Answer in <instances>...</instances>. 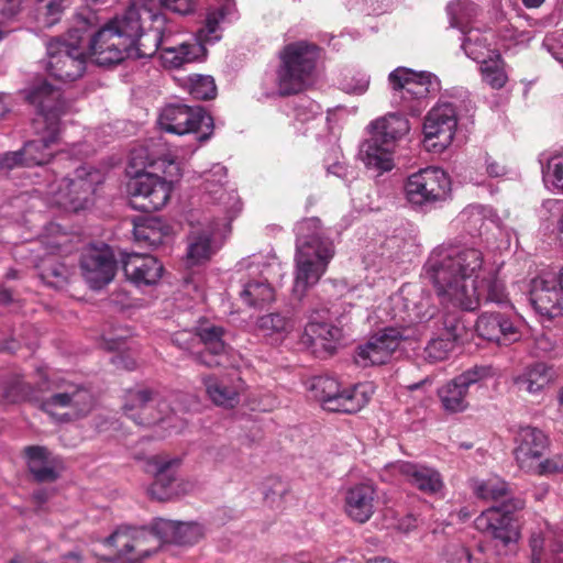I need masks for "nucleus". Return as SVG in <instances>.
<instances>
[{
    "instance_id": "f257e3e1",
    "label": "nucleus",
    "mask_w": 563,
    "mask_h": 563,
    "mask_svg": "<svg viewBox=\"0 0 563 563\" xmlns=\"http://www.w3.org/2000/svg\"><path fill=\"white\" fill-rule=\"evenodd\" d=\"M424 272L442 305L475 310L482 302H508L504 283L486 269L477 249L437 247Z\"/></svg>"
},
{
    "instance_id": "f03ea898",
    "label": "nucleus",
    "mask_w": 563,
    "mask_h": 563,
    "mask_svg": "<svg viewBox=\"0 0 563 563\" xmlns=\"http://www.w3.org/2000/svg\"><path fill=\"white\" fill-rule=\"evenodd\" d=\"M128 174L130 206L142 212L162 209L170 198L173 183L180 176V167L169 156L155 158L146 147L131 152Z\"/></svg>"
},
{
    "instance_id": "7ed1b4c3",
    "label": "nucleus",
    "mask_w": 563,
    "mask_h": 563,
    "mask_svg": "<svg viewBox=\"0 0 563 563\" xmlns=\"http://www.w3.org/2000/svg\"><path fill=\"white\" fill-rule=\"evenodd\" d=\"M297 252L292 291L301 299L325 273L334 255L333 243L323 236L317 218L305 219L296 225Z\"/></svg>"
},
{
    "instance_id": "20e7f679",
    "label": "nucleus",
    "mask_w": 563,
    "mask_h": 563,
    "mask_svg": "<svg viewBox=\"0 0 563 563\" xmlns=\"http://www.w3.org/2000/svg\"><path fill=\"white\" fill-rule=\"evenodd\" d=\"M130 48L133 58L153 56L166 40V16L145 7L132 5L107 22Z\"/></svg>"
},
{
    "instance_id": "39448f33",
    "label": "nucleus",
    "mask_w": 563,
    "mask_h": 563,
    "mask_svg": "<svg viewBox=\"0 0 563 563\" xmlns=\"http://www.w3.org/2000/svg\"><path fill=\"white\" fill-rule=\"evenodd\" d=\"M235 13V5L231 0L208 11L205 25L197 32V41L173 44L170 41L174 30L166 21V40L162 43L161 58L166 67L179 68L188 63L200 60L206 55L205 44H212L221 38V25L231 20Z\"/></svg>"
},
{
    "instance_id": "423d86ee",
    "label": "nucleus",
    "mask_w": 563,
    "mask_h": 563,
    "mask_svg": "<svg viewBox=\"0 0 563 563\" xmlns=\"http://www.w3.org/2000/svg\"><path fill=\"white\" fill-rule=\"evenodd\" d=\"M318 58L317 47L306 42L286 45L279 53L276 86L280 95L300 92L310 81Z\"/></svg>"
},
{
    "instance_id": "0eeeda50",
    "label": "nucleus",
    "mask_w": 563,
    "mask_h": 563,
    "mask_svg": "<svg viewBox=\"0 0 563 563\" xmlns=\"http://www.w3.org/2000/svg\"><path fill=\"white\" fill-rule=\"evenodd\" d=\"M309 389L323 409L344 413H355L363 409L375 391L372 383L343 387L335 378L329 376L312 378Z\"/></svg>"
},
{
    "instance_id": "6e6552de",
    "label": "nucleus",
    "mask_w": 563,
    "mask_h": 563,
    "mask_svg": "<svg viewBox=\"0 0 563 563\" xmlns=\"http://www.w3.org/2000/svg\"><path fill=\"white\" fill-rule=\"evenodd\" d=\"M388 81L393 89V103L412 115H419L427 106V98L441 88L440 80L431 73H415L405 67L393 70Z\"/></svg>"
},
{
    "instance_id": "1a4fd4ad",
    "label": "nucleus",
    "mask_w": 563,
    "mask_h": 563,
    "mask_svg": "<svg viewBox=\"0 0 563 563\" xmlns=\"http://www.w3.org/2000/svg\"><path fill=\"white\" fill-rule=\"evenodd\" d=\"M103 179L100 170L82 166L77 168L73 177L54 179L47 186L46 196L51 203L69 211L85 209L96 190V186Z\"/></svg>"
},
{
    "instance_id": "9d476101",
    "label": "nucleus",
    "mask_w": 563,
    "mask_h": 563,
    "mask_svg": "<svg viewBox=\"0 0 563 563\" xmlns=\"http://www.w3.org/2000/svg\"><path fill=\"white\" fill-rule=\"evenodd\" d=\"M52 395L41 404L43 411L59 422L86 417L93 407L92 394L85 387L65 378H56L49 385Z\"/></svg>"
},
{
    "instance_id": "9b49d317",
    "label": "nucleus",
    "mask_w": 563,
    "mask_h": 563,
    "mask_svg": "<svg viewBox=\"0 0 563 563\" xmlns=\"http://www.w3.org/2000/svg\"><path fill=\"white\" fill-rule=\"evenodd\" d=\"M26 98L31 104L37 108L38 118L36 121L46 125L47 135L42 140L35 141L43 145L37 150H33V155H45V159L41 163L48 162L52 153L48 151L49 145L57 139L59 132V118L68 111V104L62 99L59 89L53 87L46 81L34 85L26 93Z\"/></svg>"
},
{
    "instance_id": "f8f14e48",
    "label": "nucleus",
    "mask_w": 563,
    "mask_h": 563,
    "mask_svg": "<svg viewBox=\"0 0 563 563\" xmlns=\"http://www.w3.org/2000/svg\"><path fill=\"white\" fill-rule=\"evenodd\" d=\"M157 122L163 131L176 135L201 132L200 142L207 141L213 130L212 118L201 107L179 103L164 107Z\"/></svg>"
},
{
    "instance_id": "ddd939ff",
    "label": "nucleus",
    "mask_w": 563,
    "mask_h": 563,
    "mask_svg": "<svg viewBox=\"0 0 563 563\" xmlns=\"http://www.w3.org/2000/svg\"><path fill=\"white\" fill-rule=\"evenodd\" d=\"M228 170L221 164H214L202 174L201 190L206 203L217 208L216 218H221L223 224L230 223L241 211V200L233 188L227 187Z\"/></svg>"
},
{
    "instance_id": "4468645a",
    "label": "nucleus",
    "mask_w": 563,
    "mask_h": 563,
    "mask_svg": "<svg viewBox=\"0 0 563 563\" xmlns=\"http://www.w3.org/2000/svg\"><path fill=\"white\" fill-rule=\"evenodd\" d=\"M46 69L55 79L68 82L80 78L86 69V49L79 41L53 40L47 44Z\"/></svg>"
},
{
    "instance_id": "2eb2a0df",
    "label": "nucleus",
    "mask_w": 563,
    "mask_h": 563,
    "mask_svg": "<svg viewBox=\"0 0 563 563\" xmlns=\"http://www.w3.org/2000/svg\"><path fill=\"white\" fill-rule=\"evenodd\" d=\"M450 178L438 167H428L410 175L405 184L409 202L423 206L446 199L450 192Z\"/></svg>"
},
{
    "instance_id": "dca6fc26",
    "label": "nucleus",
    "mask_w": 563,
    "mask_h": 563,
    "mask_svg": "<svg viewBox=\"0 0 563 563\" xmlns=\"http://www.w3.org/2000/svg\"><path fill=\"white\" fill-rule=\"evenodd\" d=\"M456 111L453 104L442 102L434 106L423 121V144L428 151L441 153L446 150L455 135Z\"/></svg>"
},
{
    "instance_id": "f3484780",
    "label": "nucleus",
    "mask_w": 563,
    "mask_h": 563,
    "mask_svg": "<svg viewBox=\"0 0 563 563\" xmlns=\"http://www.w3.org/2000/svg\"><path fill=\"white\" fill-rule=\"evenodd\" d=\"M115 549L118 560L134 561L152 555L158 548L154 530L120 527L103 541Z\"/></svg>"
},
{
    "instance_id": "a211bd4d",
    "label": "nucleus",
    "mask_w": 563,
    "mask_h": 563,
    "mask_svg": "<svg viewBox=\"0 0 563 563\" xmlns=\"http://www.w3.org/2000/svg\"><path fill=\"white\" fill-rule=\"evenodd\" d=\"M229 224L224 225L221 218L207 214L192 221L187 239V262L198 265L209 261L218 249L214 242L217 233L225 230Z\"/></svg>"
},
{
    "instance_id": "6ab92c4d",
    "label": "nucleus",
    "mask_w": 563,
    "mask_h": 563,
    "mask_svg": "<svg viewBox=\"0 0 563 563\" xmlns=\"http://www.w3.org/2000/svg\"><path fill=\"white\" fill-rule=\"evenodd\" d=\"M523 506L525 501L517 498L504 505L503 509L490 507L475 519V526L478 530L489 533L505 545L517 543L520 539V530L510 512L511 510L522 509Z\"/></svg>"
},
{
    "instance_id": "aec40b11",
    "label": "nucleus",
    "mask_w": 563,
    "mask_h": 563,
    "mask_svg": "<svg viewBox=\"0 0 563 563\" xmlns=\"http://www.w3.org/2000/svg\"><path fill=\"white\" fill-rule=\"evenodd\" d=\"M123 410L130 419L141 426H152L174 419L169 416V405L148 389L129 390Z\"/></svg>"
},
{
    "instance_id": "412c9836",
    "label": "nucleus",
    "mask_w": 563,
    "mask_h": 563,
    "mask_svg": "<svg viewBox=\"0 0 563 563\" xmlns=\"http://www.w3.org/2000/svg\"><path fill=\"white\" fill-rule=\"evenodd\" d=\"M404 339L399 329L385 328L369 336L364 344L356 349L354 361L362 367L386 364Z\"/></svg>"
},
{
    "instance_id": "4be33fe9",
    "label": "nucleus",
    "mask_w": 563,
    "mask_h": 563,
    "mask_svg": "<svg viewBox=\"0 0 563 563\" xmlns=\"http://www.w3.org/2000/svg\"><path fill=\"white\" fill-rule=\"evenodd\" d=\"M490 374L489 367L475 366L441 387L438 395L444 410L449 412L464 411L468 407L466 396L470 387L490 376Z\"/></svg>"
},
{
    "instance_id": "5701e85b",
    "label": "nucleus",
    "mask_w": 563,
    "mask_h": 563,
    "mask_svg": "<svg viewBox=\"0 0 563 563\" xmlns=\"http://www.w3.org/2000/svg\"><path fill=\"white\" fill-rule=\"evenodd\" d=\"M207 398L217 407L234 409L241 402L245 384L240 377L228 374H208L201 377Z\"/></svg>"
},
{
    "instance_id": "b1692460",
    "label": "nucleus",
    "mask_w": 563,
    "mask_h": 563,
    "mask_svg": "<svg viewBox=\"0 0 563 563\" xmlns=\"http://www.w3.org/2000/svg\"><path fill=\"white\" fill-rule=\"evenodd\" d=\"M388 470L399 475L402 481L427 495H437L443 487L441 474L433 467L408 461H397L388 465Z\"/></svg>"
},
{
    "instance_id": "393cba45",
    "label": "nucleus",
    "mask_w": 563,
    "mask_h": 563,
    "mask_svg": "<svg viewBox=\"0 0 563 563\" xmlns=\"http://www.w3.org/2000/svg\"><path fill=\"white\" fill-rule=\"evenodd\" d=\"M179 464L178 457L166 455H153L146 460L145 471L154 477V482L148 488L152 498L167 500L176 494L174 483Z\"/></svg>"
},
{
    "instance_id": "a878e982",
    "label": "nucleus",
    "mask_w": 563,
    "mask_h": 563,
    "mask_svg": "<svg viewBox=\"0 0 563 563\" xmlns=\"http://www.w3.org/2000/svg\"><path fill=\"white\" fill-rule=\"evenodd\" d=\"M81 271L93 289L109 284L115 274V261L111 250L108 246L87 249L81 257Z\"/></svg>"
},
{
    "instance_id": "bb28decb",
    "label": "nucleus",
    "mask_w": 563,
    "mask_h": 563,
    "mask_svg": "<svg viewBox=\"0 0 563 563\" xmlns=\"http://www.w3.org/2000/svg\"><path fill=\"white\" fill-rule=\"evenodd\" d=\"M89 49L95 62L101 66L118 64L130 56V48L120 35L106 23L90 40Z\"/></svg>"
},
{
    "instance_id": "cd10ccee",
    "label": "nucleus",
    "mask_w": 563,
    "mask_h": 563,
    "mask_svg": "<svg viewBox=\"0 0 563 563\" xmlns=\"http://www.w3.org/2000/svg\"><path fill=\"white\" fill-rule=\"evenodd\" d=\"M563 291L554 278H533L530 288V302L534 310L547 319H554L563 312Z\"/></svg>"
},
{
    "instance_id": "c85d7f7f",
    "label": "nucleus",
    "mask_w": 563,
    "mask_h": 563,
    "mask_svg": "<svg viewBox=\"0 0 563 563\" xmlns=\"http://www.w3.org/2000/svg\"><path fill=\"white\" fill-rule=\"evenodd\" d=\"M515 457L523 471L531 468L548 449V437L538 428L520 427L516 435Z\"/></svg>"
},
{
    "instance_id": "c756f323",
    "label": "nucleus",
    "mask_w": 563,
    "mask_h": 563,
    "mask_svg": "<svg viewBox=\"0 0 563 563\" xmlns=\"http://www.w3.org/2000/svg\"><path fill=\"white\" fill-rule=\"evenodd\" d=\"M344 501L347 516L360 523L372 518L378 504L376 489L371 483H360L347 488Z\"/></svg>"
},
{
    "instance_id": "7c9ffc66",
    "label": "nucleus",
    "mask_w": 563,
    "mask_h": 563,
    "mask_svg": "<svg viewBox=\"0 0 563 563\" xmlns=\"http://www.w3.org/2000/svg\"><path fill=\"white\" fill-rule=\"evenodd\" d=\"M477 334L498 344H510L520 339L518 327L501 313H482L476 321Z\"/></svg>"
},
{
    "instance_id": "2f4dec72",
    "label": "nucleus",
    "mask_w": 563,
    "mask_h": 563,
    "mask_svg": "<svg viewBox=\"0 0 563 563\" xmlns=\"http://www.w3.org/2000/svg\"><path fill=\"white\" fill-rule=\"evenodd\" d=\"M196 335L206 346V352L197 355V361L208 367L227 366L228 346L223 341L224 329L214 324H201Z\"/></svg>"
},
{
    "instance_id": "473e14b6",
    "label": "nucleus",
    "mask_w": 563,
    "mask_h": 563,
    "mask_svg": "<svg viewBox=\"0 0 563 563\" xmlns=\"http://www.w3.org/2000/svg\"><path fill=\"white\" fill-rule=\"evenodd\" d=\"M154 536L158 542L189 545L203 537V528L196 522H179L168 519H157L153 525Z\"/></svg>"
},
{
    "instance_id": "72a5a7b5",
    "label": "nucleus",
    "mask_w": 563,
    "mask_h": 563,
    "mask_svg": "<svg viewBox=\"0 0 563 563\" xmlns=\"http://www.w3.org/2000/svg\"><path fill=\"white\" fill-rule=\"evenodd\" d=\"M125 276L137 286H150L158 282L163 265L156 257L144 254H129L123 261Z\"/></svg>"
},
{
    "instance_id": "f704fd0d",
    "label": "nucleus",
    "mask_w": 563,
    "mask_h": 563,
    "mask_svg": "<svg viewBox=\"0 0 563 563\" xmlns=\"http://www.w3.org/2000/svg\"><path fill=\"white\" fill-rule=\"evenodd\" d=\"M358 156L365 167L377 175L390 172L395 166L394 147L383 144L374 136L362 143Z\"/></svg>"
},
{
    "instance_id": "c9c22d12",
    "label": "nucleus",
    "mask_w": 563,
    "mask_h": 563,
    "mask_svg": "<svg viewBox=\"0 0 563 563\" xmlns=\"http://www.w3.org/2000/svg\"><path fill=\"white\" fill-rule=\"evenodd\" d=\"M27 466L38 482H53L62 470L60 460L42 446H30L25 450Z\"/></svg>"
},
{
    "instance_id": "e433bc0d",
    "label": "nucleus",
    "mask_w": 563,
    "mask_h": 563,
    "mask_svg": "<svg viewBox=\"0 0 563 563\" xmlns=\"http://www.w3.org/2000/svg\"><path fill=\"white\" fill-rule=\"evenodd\" d=\"M371 135L382 141L383 144L395 146V143L410 131L409 121L398 114L388 113L371 122L368 125Z\"/></svg>"
},
{
    "instance_id": "4c0bfd02",
    "label": "nucleus",
    "mask_w": 563,
    "mask_h": 563,
    "mask_svg": "<svg viewBox=\"0 0 563 563\" xmlns=\"http://www.w3.org/2000/svg\"><path fill=\"white\" fill-rule=\"evenodd\" d=\"M560 538L547 521L537 522L529 538L531 563H542L547 549L552 553L563 552V544Z\"/></svg>"
},
{
    "instance_id": "58836bf2",
    "label": "nucleus",
    "mask_w": 563,
    "mask_h": 563,
    "mask_svg": "<svg viewBox=\"0 0 563 563\" xmlns=\"http://www.w3.org/2000/svg\"><path fill=\"white\" fill-rule=\"evenodd\" d=\"M274 268L275 266L273 264L266 265L264 269L261 271L258 278H252L244 283L240 297L246 305L261 306L274 301L275 289L269 283Z\"/></svg>"
},
{
    "instance_id": "ea45409f",
    "label": "nucleus",
    "mask_w": 563,
    "mask_h": 563,
    "mask_svg": "<svg viewBox=\"0 0 563 563\" xmlns=\"http://www.w3.org/2000/svg\"><path fill=\"white\" fill-rule=\"evenodd\" d=\"M553 378L551 367L543 363H537L527 367L521 374L515 377L514 383L519 391L530 395H539L551 383Z\"/></svg>"
},
{
    "instance_id": "a19ab883",
    "label": "nucleus",
    "mask_w": 563,
    "mask_h": 563,
    "mask_svg": "<svg viewBox=\"0 0 563 563\" xmlns=\"http://www.w3.org/2000/svg\"><path fill=\"white\" fill-rule=\"evenodd\" d=\"M492 38V33L470 30L463 38L462 48L470 58L483 64L485 60L496 58V55H499L495 48L490 47Z\"/></svg>"
},
{
    "instance_id": "79ce46f5",
    "label": "nucleus",
    "mask_w": 563,
    "mask_h": 563,
    "mask_svg": "<svg viewBox=\"0 0 563 563\" xmlns=\"http://www.w3.org/2000/svg\"><path fill=\"white\" fill-rule=\"evenodd\" d=\"M37 267L43 282L54 288L64 287L73 275V267L53 254L42 258Z\"/></svg>"
},
{
    "instance_id": "37998d69",
    "label": "nucleus",
    "mask_w": 563,
    "mask_h": 563,
    "mask_svg": "<svg viewBox=\"0 0 563 563\" xmlns=\"http://www.w3.org/2000/svg\"><path fill=\"white\" fill-rule=\"evenodd\" d=\"M459 329V323L454 322L450 327H446L442 334L430 340L424 349L426 358L429 362H440L448 358L460 338Z\"/></svg>"
},
{
    "instance_id": "c03bdc74",
    "label": "nucleus",
    "mask_w": 563,
    "mask_h": 563,
    "mask_svg": "<svg viewBox=\"0 0 563 563\" xmlns=\"http://www.w3.org/2000/svg\"><path fill=\"white\" fill-rule=\"evenodd\" d=\"M42 145V143L27 142L20 151L0 155V172L8 173L21 166L41 165L45 159V155H33V150H37Z\"/></svg>"
},
{
    "instance_id": "a18cd8bd",
    "label": "nucleus",
    "mask_w": 563,
    "mask_h": 563,
    "mask_svg": "<svg viewBox=\"0 0 563 563\" xmlns=\"http://www.w3.org/2000/svg\"><path fill=\"white\" fill-rule=\"evenodd\" d=\"M256 327L264 335L283 340L294 331L296 323L292 318L274 312L260 317Z\"/></svg>"
},
{
    "instance_id": "49530a36",
    "label": "nucleus",
    "mask_w": 563,
    "mask_h": 563,
    "mask_svg": "<svg viewBox=\"0 0 563 563\" xmlns=\"http://www.w3.org/2000/svg\"><path fill=\"white\" fill-rule=\"evenodd\" d=\"M305 333L312 344H320L324 349H331L332 344L341 338V330L325 322H309L305 328Z\"/></svg>"
},
{
    "instance_id": "de8ad7c7",
    "label": "nucleus",
    "mask_w": 563,
    "mask_h": 563,
    "mask_svg": "<svg viewBox=\"0 0 563 563\" xmlns=\"http://www.w3.org/2000/svg\"><path fill=\"white\" fill-rule=\"evenodd\" d=\"M543 183L554 194L563 195V153L552 155L542 168Z\"/></svg>"
},
{
    "instance_id": "09e8293b",
    "label": "nucleus",
    "mask_w": 563,
    "mask_h": 563,
    "mask_svg": "<svg viewBox=\"0 0 563 563\" xmlns=\"http://www.w3.org/2000/svg\"><path fill=\"white\" fill-rule=\"evenodd\" d=\"M472 488L475 495L484 500H499L508 492L507 483L497 476L486 481H473Z\"/></svg>"
},
{
    "instance_id": "8fccbe9b",
    "label": "nucleus",
    "mask_w": 563,
    "mask_h": 563,
    "mask_svg": "<svg viewBox=\"0 0 563 563\" xmlns=\"http://www.w3.org/2000/svg\"><path fill=\"white\" fill-rule=\"evenodd\" d=\"M481 74L483 81L493 89H501L508 81L500 55L481 64Z\"/></svg>"
},
{
    "instance_id": "3c124183",
    "label": "nucleus",
    "mask_w": 563,
    "mask_h": 563,
    "mask_svg": "<svg viewBox=\"0 0 563 563\" xmlns=\"http://www.w3.org/2000/svg\"><path fill=\"white\" fill-rule=\"evenodd\" d=\"M186 89L198 100L213 99L217 95V87L211 76L190 75L186 79Z\"/></svg>"
},
{
    "instance_id": "603ef678",
    "label": "nucleus",
    "mask_w": 563,
    "mask_h": 563,
    "mask_svg": "<svg viewBox=\"0 0 563 563\" xmlns=\"http://www.w3.org/2000/svg\"><path fill=\"white\" fill-rule=\"evenodd\" d=\"M68 5L69 0H41L37 7V18L45 26H52L60 20Z\"/></svg>"
},
{
    "instance_id": "864d4df0",
    "label": "nucleus",
    "mask_w": 563,
    "mask_h": 563,
    "mask_svg": "<svg viewBox=\"0 0 563 563\" xmlns=\"http://www.w3.org/2000/svg\"><path fill=\"white\" fill-rule=\"evenodd\" d=\"M487 212L485 208L474 206L463 210L460 214V219L468 224L472 232L481 233L494 223L493 220L488 218Z\"/></svg>"
},
{
    "instance_id": "5fc2aeb1",
    "label": "nucleus",
    "mask_w": 563,
    "mask_h": 563,
    "mask_svg": "<svg viewBox=\"0 0 563 563\" xmlns=\"http://www.w3.org/2000/svg\"><path fill=\"white\" fill-rule=\"evenodd\" d=\"M158 222L148 220L137 223L134 227L135 240L148 243L150 245H159L163 242L164 233L158 229Z\"/></svg>"
},
{
    "instance_id": "6e6d98bb",
    "label": "nucleus",
    "mask_w": 563,
    "mask_h": 563,
    "mask_svg": "<svg viewBox=\"0 0 563 563\" xmlns=\"http://www.w3.org/2000/svg\"><path fill=\"white\" fill-rule=\"evenodd\" d=\"M446 558L450 563H487L482 559V553L476 554L462 544H452L446 550Z\"/></svg>"
},
{
    "instance_id": "4d7b16f0",
    "label": "nucleus",
    "mask_w": 563,
    "mask_h": 563,
    "mask_svg": "<svg viewBox=\"0 0 563 563\" xmlns=\"http://www.w3.org/2000/svg\"><path fill=\"white\" fill-rule=\"evenodd\" d=\"M526 472L537 475H552L563 472V455H554L544 461H536Z\"/></svg>"
},
{
    "instance_id": "13d9d810",
    "label": "nucleus",
    "mask_w": 563,
    "mask_h": 563,
    "mask_svg": "<svg viewBox=\"0 0 563 563\" xmlns=\"http://www.w3.org/2000/svg\"><path fill=\"white\" fill-rule=\"evenodd\" d=\"M411 303L413 319L418 321L431 319L437 311L435 306L432 303V299L426 294H421L419 299L413 298Z\"/></svg>"
},
{
    "instance_id": "bf43d9fd",
    "label": "nucleus",
    "mask_w": 563,
    "mask_h": 563,
    "mask_svg": "<svg viewBox=\"0 0 563 563\" xmlns=\"http://www.w3.org/2000/svg\"><path fill=\"white\" fill-rule=\"evenodd\" d=\"M296 119L302 123L310 120L322 121V112L320 106L313 101L303 100L295 109Z\"/></svg>"
},
{
    "instance_id": "052dcab7",
    "label": "nucleus",
    "mask_w": 563,
    "mask_h": 563,
    "mask_svg": "<svg viewBox=\"0 0 563 563\" xmlns=\"http://www.w3.org/2000/svg\"><path fill=\"white\" fill-rule=\"evenodd\" d=\"M369 86V77L366 74H356L351 78H345L342 82V89L347 93L363 95Z\"/></svg>"
},
{
    "instance_id": "680f3d73",
    "label": "nucleus",
    "mask_w": 563,
    "mask_h": 563,
    "mask_svg": "<svg viewBox=\"0 0 563 563\" xmlns=\"http://www.w3.org/2000/svg\"><path fill=\"white\" fill-rule=\"evenodd\" d=\"M164 9L185 15L192 12L195 8V0H162Z\"/></svg>"
},
{
    "instance_id": "e2e57ef3",
    "label": "nucleus",
    "mask_w": 563,
    "mask_h": 563,
    "mask_svg": "<svg viewBox=\"0 0 563 563\" xmlns=\"http://www.w3.org/2000/svg\"><path fill=\"white\" fill-rule=\"evenodd\" d=\"M466 7L470 10V12H474V14L476 13L475 7L464 3V2L463 3L462 2L450 3L448 5V11H449V14L451 15V25L454 27L461 29L463 32H464V22H463L462 18L459 16V14L462 13V10Z\"/></svg>"
},
{
    "instance_id": "0e129e2a",
    "label": "nucleus",
    "mask_w": 563,
    "mask_h": 563,
    "mask_svg": "<svg viewBox=\"0 0 563 563\" xmlns=\"http://www.w3.org/2000/svg\"><path fill=\"white\" fill-rule=\"evenodd\" d=\"M486 169L492 177H500L506 174L505 167L495 161H487Z\"/></svg>"
},
{
    "instance_id": "69168bd1",
    "label": "nucleus",
    "mask_w": 563,
    "mask_h": 563,
    "mask_svg": "<svg viewBox=\"0 0 563 563\" xmlns=\"http://www.w3.org/2000/svg\"><path fill=\"white\" fill-rule=\"evenodd\" d=\"M191 336V333L190 332H187V331H183V332H179L176 334V338H175V342L177 344H179L183 349H190V345L187 344V339Z\"/></svg>"
},
{
    "instance_id": "338daca9",
    "label": "nucleus",
    "mask_w": 563,
    "mask_h": 563,
    "mask_svg": "<svg viewBox=\"0 0 563 563\" xmlns=\"http://www.w3.org/2000/svg\"><path fill=\"white\" fill-rule=\"evenodd\" d=\"M548 493H549L548 485L542 484L540 486H537L533 492L534 499L538 501H541L548 495Z\"/></svg>"
},
{
    "instance_id": "774afa93",
    "label": "nucleus",
    "mask_w": 563,
    "mask_h": 563,
    "mask_svg": "<svg viewBox=\"0 0 563 563\" xmlns=\"http://www.w3.org/2000/svg\"><path fill=\"white\" fill-rule=\"evenodd\" d=\"M62 563H82V556L78 552H69L63 556Z\"/></svg>"
}]
</instances>
